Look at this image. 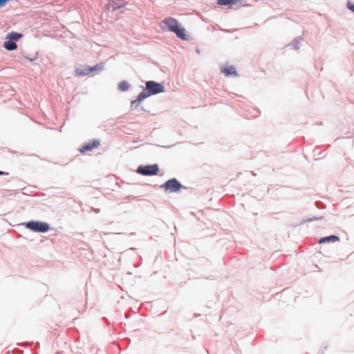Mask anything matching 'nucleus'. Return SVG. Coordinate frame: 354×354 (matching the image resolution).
<instances>
[{
  "label": "nucleus",
  "instance_id": "10",
  "mask_svg": "<svg viewBox=\"0 0 354 354\" xmlns=\"http://www.w3.org/2000/svg\"><path fill=\"white\" fill-rule=\"evenodd\" d=\"M3 46L8 50H12L17 48V44L13 41H7L3 44Z\"/></svg>",
  "mask_w": 354,
  "mask_h": 354
},
{
  "label": "nucleus",
  "instance_id": "1",
  "mask_svg": "<svg viewBox=\"0 0 354 354\" xmlns=\"http://www.w3.org/2000/svg\"><path fill=\"white\" fill-rule=\"evenodd\" d=\"M162 24L169 31L175 32L178 37L183 39H185V29L179 27L176 19L167 17L162 21Z\"/></svg>",
  "mask_w": 354,
  "mask_h": 354
},
{
  "label": "nucleus",
  "instance_id": "14",
  "mask_svg": "<svg viewBox=\"0 0 354 354\" xmlns=\"http://www.w3.org/2000/svg\"><path fill=\"white\" fill-rule=\"evenodd\" d=\"M239 1V0H218V5H232Z\"/></svg>",
  "mask_w": 354,
  "mask_h": 354
},
{
  "label": "nucleus",
  "instance_id": "8",
  "mask_svg": "<svg viewBox=\"0 0 354 354\" xmlns=\"http://www.w3.org/2000/svg\"><path fill=\"white\" fill-rule=\"evenodd\" d=\"M75 75L77 76H85L88 75V67L83 68L82 66H80L75 68Z\"/></svg>",
  "mask_w": 354,
  "mask_h": 354
},
{
  "label": "nucleus",
  "instance_id": "12",
  "mask_svg": "<svg viewBox=\"0 0 354 354\" xmlns=\"http://www.w3.org/2000/svg\"><path fill=\"white\" fill-rule=\"evenodd\" d=\"M21 37V35L17 32H12L8 34L7 38L10 39L11 41H17Z\"/></svg>",
  "mask_w": 354,
  "mask_h": 354
},
{
  "label": "nucleus",
  "instance_id": "5",
  "mask_svg": "<svg viewBox=\"0 0 354 354\" xmlns=\"http://www.w3.org/2000/svg\"><path fill=\"white\" fill-rule=\"evenodd\" d=\"M161 187L170 192H176L180 189L181 184L176 178H172L167 180Z\"/></svg>",
  "mask_w": 354,
  "mask_h": 354
},
{
  "label": "nucleus",
  "instance_id": "6",
  "mask_svg": "<svg viewBox=\"0 0 354 354\" xmlns=\"http://www.w3.org/2000/svg\"><path fill=\"white\" fill-rule=\"evenodd\" d=\"M100 145V141L98 140H93L85 145H82L79 151L84 153L88 151H92L94 149L97 148Z\"/></svg>",
  "mask_w": 354,
  "mask_h": 354
},
{
  "label": "nucleus",
  "instance_id": "13",
  "mask_svg": "<svg viewBox=\"0 0 354 354\" xmlns=\"http://www.w3.org/2000/svg\"><path fill=\"white\" fill-rule=\"evenodd\" d=\"M129 88V84L127 81H122L118 84V88L122 91H126Z\"/></svg>",
  "mask_w": 354,
  "mask_h": 354
},
{
  "label": "nucleus",
  "instance_id": "16",
  "mask_svg": "<svg viewBox=\"0 0 354 354\" xmlns=\"http://www.w3.org/2000/svg\"><path fill=\"white\" fill-rule=\"evenodd\" d=\"M347 8L354 12V4L352 3L351 1H348L346 3Z\"/></svg>",
  "mask_w": 354,
  "mask_h": 354
},
{
  "label": "nucleus",
  "instance_id": "2",
  "mask_svg": "<svg viewBox=\"0 0 354 354\" xmlns=\"http://www.w3.org/2000/svg\"><path fill=\"white\" fill-rule=\"evenodd\" d=\"M26 227L35 232H46L49 230V225L46 223L30 221L26 224Z\"/></svg>",
  "mask_w": 354,
  "mask_h": 354
},
{
  "label": "nucleus",
  "instance_id": "9",
  "mask_svg": "<svg viewBox=\"0 0 354 354\" xmlns=\"http://www.w3.org/2000/svg\"><path fill=\"white\" fill-rule=\"evenodd\" d=\"M339 238L338 236H335V235H331V236L321 239L319 240V243H326V242H328V241L336 242V241H339Z\"/></svg>",
  "mask_w": 354,
  "mask_h": 354
},
{
  "label": "nucleus",
  "instance_id": "4",
  "mask_svg": "<svg viewBox=\"0 0 354 354\" xmlns=\"http://www.w3.org/2000/svg\"><path fill=\"white\" fill-rule=\"evenodd\" d=\"M159 171L157 165L140 166L137 169V172L143 176H152L156 175Z\"/></svg>",
  "mask_w": 354,
  "mask_h": 354
},
{
  "label": "nucleus",
  "instance_id": "7",
  "mask_svg": "<svg viewBox=\"0 0 354 354\" xmlns=\"http://www.w3.org/2000/svg\"><path fill=\"white\" fill-rule=\"evenodd\" d=\"M221 73L225 76L237 75L235 68L233 66L223 67L221 68Z\"/></svg>",
  "mask_w": 354,
  "mask_h": 354
},
{
  "label": "nucleus",
  "instance_id": "15",
  "mask_svg": "<svg viewBox=\"0 0 354 354\" xmlns=\"http://www.w3.org/2000/svg\"><path fill=\"white\" fill-rule=\"evenodd\" d=\"M150 96V94L148 93H145V92H142L140 93L138 96V98L137 100L133 101V102H142V100H144L145 98L148 97Z\"/></svg>",
  "mask_w": 354,
  "mask_h": 354
},
{
  "label": "nucleus",
  "instance_id": "3",
  "mask_svg": "<svg viewBox=\"0 0 354 354\" xmlns=\"http://www.w3.org/2000/svg\"><path fill=\"white\" fill-rule=\"evenodd\" d=\"M146 88L150 95L164 92V86L154 81L147 82Z\"/></svg>",
  "mask_w": 354,
  "mask_h": 354
},
{
  "label": "nucleus",
  "instance_id": "11",
  "mask_svg": "<svg viewBox=\"0 0 354 354\" xmlns=\"http://www.w3.org/2000/svg\"><path fill=\"white\" fill-rule=\"evenodd\" d=\"M103 63H100L93 67H88L89 75L93 72L101 71L103 69Z\"/></svg>",
  "mask_w": 354,
  "mask_h": 354
},
{
  "label": "nucleus",
  "instance_id": "17",
  "mask_svg": "<svg viewBox=\"0 0 354 354\" xmlns=\"http://www.w3.org/2000/svg\"><path fill=\"white\" fill-rule=\"evenodd\" d=\"M3 174H4V172L0 171V175H3Z\"/></svg>",
  "mask_w": 354,
  "mask_h": 354
}]
</instances>
